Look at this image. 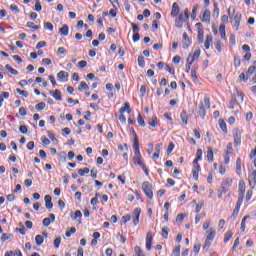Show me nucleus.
I'll use <instances>...</instances> for the list:
<instances>
[{
    "instance_id": "1",
    "label": "nucleus",
    "mask_w": 256,
    "mask_h": 256,
    "mask_svg": "<svg viewBox=\"0 0 256 256\" xmlns=\"http://www.w3.org/2000/svg\"><path fill=\"white\" fill-rule=\"evenodd\" d=\"M245 181L240 180L238 183V200L236 202L235 208L233 209L231 217L233 219H237V215H239V211H241V205H243V200L245 199V189H246Z\"/></svg>"
},
{
    "instance_id": "2",
    "label": "nucleus",
    "mask_w": 256,
    "mask_h": 256,
    "mask_svg": "<svg viewBox=\"0 0 256 256\" xmlns=\"http://www.w3.org/2000/svg\"><path fill=\"white\" fill-rule=\"evenodd\" d=\"M133 149H134V153H135V156L132 158L134 165H138L139 167H141L142 170L144 171L146 177H149V168L143 161V158L141 156V150L139 149V144L136 146H133Z\"/></svg>"
},
{
    "instance_id": "3",
    "label": "nucleus",
    "mask_w": 256,
    "mask_h": 256,
    "mask_svg": "<svg viewBox=\"0 0 256 256\" xmlns=\"http://www.w3.org/2000/svg\"><path fill=\"white\" fill-rule=\"evenodd\" d=\"M206 109H211V98L209 96H204V103L201 101L198 105V115L202 119H205V116L207 115V110Z\"/></svg>"
},
{
    "instance_id": "4",
    "label": "nucleus",
    "mask_w": 256,
    "mask_h": 256,
    "mask_svg": "<svg viewBox=\"0 0 256 256\" xmlns=\"http://www.w3.org/2000/svg\"><path fill=\"white\" fill-rule=\"evenodd\" d=\"M207 236L204 241L203 249H209L211 245H213V241H215V237H217V230L215 228H209L207 231Z\"/></svg>"
},
{
    "instance_id": "5",
    "label": "nucleus",
    "mask_w": 256,
    "mask_h": 256,
    "mask_svg": "<svg viewBox=\"0 0 256 256\" xmlns=\"http://www.w3.org/2000/svg\"><path fill=\"white\" fill-rule=\"evenodd\" d=\"M189 19V9L184 10V14H178V17L175 19V27L177 29H181L183 27V23Z\"/></svg>"
},
{
    "instance_id": "6",
    "label": "nucleus",
    "mask_w": 256,
    "mask_h": 256,
    "mask_svg": "<svg viewBox=\"0 0 256 256\" xmlns=\"http://www.w3.org/2000/svg\"><path fill=\"white\" fill-rule=\"evenodd\" d=\"M142 191L148 199H153V185L149 181L142 183Z\"/></svg>"
},
{
    "instance_id": "7",
    "label": "nucleus",
    "mask_w": 256,
    "mask_h": 256,
    "mask_svg": "<svg viewBox=\"0 0 256 256\" xmlns=\"http://www.w3.org/2000/svg\"><path fill=\"white\" fill-rule=\"evenodd\" d=\"M231 187H233V178H224L220 184L222 193H228Z\"/></svg>"
},
{
    "instance_id": "8",
    "label": "nucleus",
    "mask_w": 256,
    "mask_h": 256,
    "mask_svg": "<svg viewBox=\"0 0 256 256\" xmlns=\"http://www.w3.org/2000/svg\"><path fill=\"white\" fill-rule=\"evenodd\" d=\"M195 27L197 29V40L198 43L201 45L203 44L204 41V35H205V30L203 29V24L201 22H198L195 24Z\"/></svg>"
},
{
    "instance_id": "9",
    "label": "nucleus",
    "mask_w": 256,
    "mask_h": 256,
    "mask_svg": "<svg viewBox=\"0 0 256 256\" xmlns=\"http://www.w3.org/2000/svg\"><path fill=\"white\" fill-rule=\"evenodd\" d=\"M255 71H256V67L255 66H249L246 74H245V72H242L239 75V79L241 81H244V83H247V81H249V77H251V75H253V73H255Z\"/></svg>"
},
{
    "instance_id": "10",
    "label": "nucleus",
    "mask_w": 256,
    "mask_h": 256,
    "mask_svg": "<svg viewBox=\"0 0 256 256\" xmlns=\"http://www.w3.org/2000/svg\"><path fill=\"white\" fill-rule=\"evenodd\" d=\"M241 135H243V130H239V128H234L233 138L234 145H236V147H239V145H241Z\"/></svg>"
},
{
    "instance_id": "11",
    "label": "nucleus",
    "mask_w": 256,
    "mask_h": 256,
    "mask_svg": "<svg viewBox=\"0 0 256 256\" xmlns=\"http://www.w3.org/2000/svg\"><path fill=\"white\" fill-rule=\"evenodd\" d=\"M200 21L202 23H206L207 25H211V10H204L202 15L200 16Z\"/></svg>"
},
{
    "instance_id": "12",
    "label": "nucleus",
    "mask_w": 256,
    "mask_h": 256,
    "mask_svg": "<svg viewBox=\"0 0 256 256\" xmlns=\"http://www.w3.org/2000/svg\"><path fill=\"white\" fill-rule=\"evenodd\" d=\"M192 40L189 38L187 32H184L182 35V47L183 49H189L191 47Z\"/></svg>"
},
{
    "instance_id": "13",
    "label": "nucleus",
    "mask_w": 256,
    "mask_h": 256,
    "mask_svg": "<svg viewBox=\"0 0 256 256\" xmlns=\"http://www.w3.org/2000/svg\"><path fill=\"white\" fill-rule=\"evenodd\" d=\"M57 80L60 81V83H67V81H69V73L63 70L59 71L57 73Z\"/></svg>"
},
{
    "instance_id": "14",
    "label": "nucleus",
    "mask_w": 256,
    "mask_h": 256,
    "mask_svg": "<svg viewBox=\"0 0 256 256\" xmlns=\"http://www.w3.org/2000/svg\"><path fill=\"white\" fill-rule=\"evenodd\" d=\"M243 15H241V12H238L234 15V25H233V29H235L236 31H239V27L241 25V19H242Z\"/></svg>"
},
{
    "instance_id": "15",
    "label": "nucleus",
    "mask_w": 256,
    "mask_h": 256,
    "mask_svg": "<svg viewBox=\"0 0 256 256\" xmlns=\"http://www.w3.org/2000/svg\"><path fill=\"white\" fill-rule=\"evenodd\" d=\"M153 247V233L149 231L146 235V250L151 251Z\"/></svg>"
},
{
    "instance_id": "16",
    "label": "nucleus",
    "mask_w": 256,
    "mask_h": 256,
    "mask_svg": "<svg viewBox=\"0 0 256 256\" xmlns=\"http://www.w3.org/2000/svg\"><path fill=\"white\" fill-rule=\"evenodd\" d=\"M133 224L135 227L139 225V217H141V208H135L133 210Z\"/></svg>"
},
{
    "instance_id": "17",
    "label": "nucleus",
    "mask_w": 256,
    "mask_h": 256,
    "mask_svg": "<svg viewBox=\"0 0 256 256\" xmlns=\"http://www.w3.org/2000/svg\"><path fill=\"white\" fill-rule=\"evenodd\" d=\"M181 11V8H179V4L177 2H174L172 4V9H171V13L170 16L172 18H175L179 15V12Z\"/></svg>"
},
{
    "instance_id": "18",
    "label": "nucleus",
    "mask_w": 256,
    "mask_h": 256,
    "mask_svg": "<svg viewBox=\"0 0 256 256\" xmlns=\"http://www.w3.org/2000/svg\"><path fill=\"white\" fill-rule=\"evenodd\" d=\"M53 221H55V214L51 213L49 214V218L43 219L42 225H44V227H49L51 225V222L53 223Z\"/></svg>"
},
{
    "instance_id": "19",
    "label": "nucleus",
    "mask_w": 256,
    "mask_h": 256,
    "mask_svg": "<svg viewBox=\"0 0 256 256\" xmlns=\"http://www.w3.org/2000/svg\"><path fill=\"white\" fill-rule=\"evenodd\" d=\"M44 201L46 209H53V198L51 197V195H45Z\"/></svg>"
},
{
    "instance_id": "20",
    "label": "nucleus",
    "mask_w": 256,
    "mask_h": 256,
    "mask_svg": "<svg viewBox=\"0 0 256 256\" xmlns=\"http://www.w3.org/2000/svg\"><path fill=\"white\" fill-rule=\"evenodd\" d=\"M213 43V36H211V34H207L206 35V39L204 41V47L206 50H209L211 45Z\"/></svg>"
},
{
    "instance_id": "21",
    "label": "nucleus",
    "mask_w": 256,
    "mask_h": 256,
    "mask_svg": "<svg viewBox=\"0 0 256 256\" xmlns=\"http://www.w3.org/2000/svg\"><path fill=\"white\" fill-rule=\"evenodd\" d=\"M50 95L56 99V101H62L63 95L61 94L60 90L50 91Z\"/></svg>"
},
{
    "instance_id": "22",
    "label": "nucleus",
    "mask_w": 256,
    "mask_h": 256,
    "mask_svg": "<svg viewBox=\"0 0 256 256\" xmlns=\"http://www.w3.org/2000/svg\"><path fill=\"white\" fill-rule=\"evenodd\" d=\"M206 158H207V161H209V163H213L215 159V155L213 154V149L211 147L207 148Z\"/></svg>"
},
{
    "instance_id": "23",
    "label": "nucleus",
    "mask_w": 256,
    "mask_h": 256,
    "mask_svg": "<svg viewBox=\"0 0 256 256\" xmlns=\"http://www.w3.org/2000/svg\"><path fill=\"white\" fill-rule=\"evenodd\" d=\"M148 125H150V127H158L159 119L157 118V116H152V118L148 120Z\"/></svg>"
},
{
    "instance_id": "24",
    "label": "nucleus",
    "mask_w": 256,
    "mask_h": 256,
    "mask_svg": "<svg viewBox=\"0 0 256 256\" xmlns=\"http://www.w3.org/2000/svg\"><path fill=\"white\" fill-rule=\"evenodd\" d=\"M219 33H220L221 39H223V41H225L227 39V32L225 31L224 23L220 24Z\"/></svg>"
},
{
    "instance_id": "25",
    "label": "nucleus",
    "mask_w": 256,
    "mask_h": 256,
    "mask_svg": "<svg viewBox=\"0 0 256 256\" xmlns=\"http://www.w3.org/2000/svg\"><path fill=\"white\" fill-rule=\"evenodd\" d=\"M180 119L184 125H187L189 123V115H187V111L183 110L180 113Z\"/></svg>"
},
{
    "instance_id": "26",
    "label": "nucleus",
    "mask_w": 256,
    "mask_h": 256,
    "mask_svg": "<svg viewBox=\"0 0 256 256\" xmlns=\"http://www.w3.org/2000/svg\"><path fill=\"white\" fill-rule=\"evenodd\" d=\"M125 111H126L127 113H131V104H130L129 102H125V103H124V107H121V108L119 109V113H120V114L125 113Z\"/></svg>"
},
{
    "instance_id": "27",
    "label": "nucleus",
    "mask_w": 256,
    "mask_h": 256,
    "mask_svg": "<svg viewBox=\"0 0 256 256\" xmlns=\"http://www.w3.org/2000/svg\"><path fill=\"white\" fill-rule=\"evenodd\" d=\"M218 123H219V127H220L221 131H222L225 135H227L228 130H227V123L225 122V120L220 119V120L218 121Z\"/></svg>"
},
{
    "instance_id": "28",
    "label": "nucleus",
    "mask_w": 256,
    "mask_h": 256,
    "mask_svg": "<svg viewBox=\"0 0 256 256\" xmlns=\"http://www.w3.org/2000/svg\"><path fill=\"white\" fill-rule=\"evenodd\" d=\"M60 35H63L64 37H67L69 35V26L67 24H64L60 29H59Z\"/></svg>"
},
{
    "instance_id": "29",
    "label": "nucleus",
    "mask_w": 256,
    "mask_h": 256,
    "mask_svg": "<svg viewBox=\"0 0 256 256\" xmlns=\"http://www.w3.org/2000/svg\"><path fill=\"white\" fill-rule=\"evenodd\" d=\"M251 216L250 215H246L242 218V221H241V225H240V229L242 231V233H245V229L247 227V219H249Z\"/></svg>"
},
{
    "instance_id": "30",
    "label": "nucleus",
    "mask_w": 256,
    "mask_h": 256,
    "mask_svg": "<svg viewBox=\"0 0 256 256\" xmlns=\"http://www.w3.org/2000/svg\"><path fill=\"white\" fill-rule=\"evenodd\" d=\"M130 131H131V133H132V135L134 137V142H133L132 147L136 146V145H139V137L137 136V132L135 131V128L131 127Z\"/></svg>"
},
{
    "instance_id": "31",
    "label": "nucleus",
    "mask_w": 256,
    "mask_h": 256,
    "mask_svg": "<svg viewBox=\"0 0 256 256\" xmlns=\"http://www.w3.org/2000/svg\"><path fill=\"white\" fill-rule=\"evenodd\" d=\"M99 197H101V194L99 192L95 193V196L90 200V204L95 207L99 203Z\"/></svg>"
},
{
    "instance_id": "32",
    "label": "nucleus",
    "mask_w": 256,
    "mask_h": 256,
    "mask_svg": "<svg viewBox=\"0 0 256 256\" xmlns=\"http://www.w3.org/2000/svg\"><path fill=\"white\" fill-rule=\"evenodd\" d=\"M232 238H233V232L231 230H228L224 234V243H229V241H231Z\"/></svg>"
},
{
    "instance_id": "33",
    "label": "nucleus",
    "mask_w": 256,
    "mask_h": 256,
    "mask_svg": "<svg viewBox=\"0 0 256 256\" xmlns=\"http://www.w3.org/2000/svg\"><path fill=\"white\" fill-rule=\"evenodd\" d=\"M26 27H28V29H34V31H39V29H41V26L36 25L35 22H27Z\"/></svg>"
},
{
    "instance_id": "34",
    "label": "nucleus",
    "mask_w": 256,
    "mask_h": 256,
    "mask_svg": "<svg viewBox=\"0 0 256 256\" xmlns=\"http://www.w3.org/2000/svg\"><path fill=\"white\" fill-rule=\"evenodd\" d=\"M197 11H199V4H195V5L192 7L191 18H192L193 20H196V19H197Z\"/></svg>"
},
{
    "instance_id": "35",
    "label": "nucleus",
    "mask_w": 256,
    "mask_h": 256,
    "mask_svg": "<svg viewBox=\"0 0 256 256\" xmlns=\"http://www.w3.org/2000/svg\"><path fill=\"white\" fill-rule=\"evenodd\" d=\"M13 237V234L11 233H3L2 236L0 237L1 243H5V241H9Z\"/></svg>"
},
{
    "instance_id": "36",
    "label": "nucleus",
    "mask_w": 256,
    "mask_h": 256,
    "mask_svg": "<svg viewBox=\"0 0 256 256\" xmlns=\"http://www.w3.org/2000/svg\"><path fill=\"white\" fill-rule=\"evenodd\" d=\"M229 155H233V151L226 150V152L223 156L225 165H229V163L231 161L230 158H229Z\"/></svg>"
},
{
    "instance_id": "37",
    "label": "nucleus",
    "mask_w": 256,
    "mask_h": 256,
    "mask_svg": "<svg viewBox=\"0 0 256 256\" xmlns=\"http://www.w3.org/2000/svg\"><path fill=\"white\" fill-rule=\"evenodd\" d=\"M78 91H89V85L86 84L85 81L80 82V85L78 86Z\"/></svg>"
},
{
    "instance_id": "38",
    "label": "nucleus",
    "mask_w": 256,
    "mask_h": 256,
    "mask_svg": "<svg viewBox=\"0 0 256 256\" xmlns=\"http://www.w3.org/2000/svg\"><path fill=\"white\" fill-rule=\"evenodd\" d=\"M129 221H131V215L127 214V215L122 216L120 224L126 225L127 223H129Z\"/></svg>"
},
{
    "instance_id": "39",
    "label": "nucleus",
    "mask_w": 256,
    "mask_h": 256,
    "mask_svg": "<svg viewBox=\"0 0 256 256\" xmlns=\"http://www.w3.org/2000/svg\"><path fill=\"white\" fill-rule=\"evenodd\" d=\"M236 173H237V175H242L241 158H237V160H236Z\"/></svg>"
},
{
    "instance_id": "40",
    "label": "nucleus",
    "mask_w": 256,
    "mask_h": 256,
    "mask_svg": "<svg viewBox=\"0 0 256 256\" xmlns=\"http://www.w3.org/2000/svg\"><path fill=\"white\" fill-rule=\"evenodd\" d=\"M201 159H203V149L198 148L196 151V158L194 159V161H201Z\"/></svg>"
},
{
    "instance_id": "41",
    "label": "nucleus",
    "mask_w": 256,
    "mask_h": 256,
    "mask_svg": "<svg viewBox=\"0 0 256 256\" xmlns=\"http://www.w3.org/2000/svg\"><path fill=\"white\" fill-rule=\"evenodd\" d=\"M35 241H36V245H38L39 247L43 245V241H45V238L43 237V235H36Z\"/></svg>"
},
{
    "instance_id": "42",
    "label": "nucleus",
    "mask_w": 256,
    "mask_h": 256,
    "mask_svg": "<svg viewBox=\"0 0 256 256\" xmlns=\"http://www.w3.org/2000/svg\"><path fill=\"white\" fill-rule=\"evenodd\" d=\"M7 71L11 73V75H19V71H17L15 68L11 67V65L6 64L5 65Z\"/></svg>"
},
{
    "instance_id": "43",
    "label": "nucleus",
    "mask_w": 256,
    "mask_h": 256,
    "mask_svg": "<svg viewBox=\"0 0 256 256\" xmlns=\"http://www.w3.org/2000/svg\"><path fill=\"white\" fill-rule=\"evenodd\" d=\"M83 217L81 210H77L74 214H71V219L77 220Z\"/></svg>"
},
{
    "instance_id": "44",
    "label": "nucleus",
    "mask_w": 256,
    "mask_h": 256,
    "mask_svg": "<svg viewBox=\"0 0 256 256\" xmlns=\"http://www.w3.org/2000/svg\"><path fill=\"white\" fill-rule=\"evenodd\" d=\"M239 103L237 102V98L232 97L231 100L229 101V109H235V106L238 105Z\"/></svg>"
},
{
    "instance_id": "45",
    "label": "nucleus",
    "mask_w": 256,
    "mask_h": 256,
    "mask_svg": "<svg viewBox=\"0 0 256 256\" xmlns=\"http://www.w3.org/2000/svg\"><path fill=\"white\" fill-rule=\"evenodd\" d=\"M89 171L90 170L87 167L79 169L78 170V175H80V177H85V175H88Z\"/></svg>"
},
{
    "instance_id": "46",
    "label": "nucleus",
    "mask_w": 256,
    "mask_h": 256,
    "mask_svg": "<svg viewBox=\"0 0 256 256\" xmlns=\"http://www.w3.org/2000/svg\"><path fill=\"white\" fill-rule=\"evenodd\" d=\"M205 206V203L203 201H200L196 204L195 211L196 213H201V209Z\"/></svg>"
},
{
    "instance_id": "47",
    "label": "nucleus",
    "mask_w": 256,
    "mask_h": 256,
    "mask_svg": "<svg viewBox=\"0 0 256 256\" xmlns=\"http://www.w3.org/2000/svg\"><path fill=\"white\" fill-rule=\"evenodd\" d=\"M45 107H47V104L45 102H40V103L36 104L35 109H36V111H43V109H45Z\"/></svg>"
},
{
    "instance_id": "48",
    "label": "nucleus",
    "mask_w": 256,
    "mask_h": 256,
    "mask_svg": "<svg viewBox=\"0 0 256 256\" xmlns=\"http://www.w3.org/2000/svg\"><path fill=\"white\" fill-rule=\"evenodd\" d=\"M137 121L140 127H145V119H143V116L141 115V113L138 114Z\"/></svg>"
},
{
    "instance_id": "49",
    "label": "nucleus",
    "mask_w": 256,
    "mask_h": 256,
    "mask_svg": "<svg viewBox=\"0 0 256 256\" xmlns=\"http://www.w3.org/2000/svg\"><path fill=\"white\" fill-rule=\"evenodd\" d=\"M169 228L168 227H163L162 228V237L163 239H168L169 237Z\"/></svg>"
},
{
    "instance_id": "50",
    "label": "nucleus",
    "mask_w": 256,
    "mask_h": 256,
    "mask_svg": "<svg viewBox=\"0 0 256 256\" xmlns=\"http://www.w3.org/2000/svg\"><path fill=\"white\" fill-rule=\"evenodd\" d=\"M191 57H192V59H194V61L196 60V59H198L199 57H201V49H196L195 51H194V53H193V55L191 54Z\"/></svg>"
},
{
    "instance_id": "51",
    "label": "nucleus",
    "mask_w": 256,
    "mask_h": 256,
    "mask_svg": "<svg viewBox=\"0 0 256 256\" xmlns=\"http://www.w3.org/2000/svg\"><path fill=\"white\" fill-rule=\"evenodd\" d=\"M134 251L136 253V256H145V253L143 252V250H141V247L139 246H135Z\"/></svg>"
},
{
    "instance_id": "52",
    "label": "nucleus",
    "mask_w": 256,
    "mask_h": 256,
    "mask_svg": "<svg viewBox=\"0 0 256 256\" xmlns=\"http://www.w3.org/2000/svg\"><path fill=\"white\" fill-rule=\"evenodd\" d=\"M234 67L237 69V67H241V59H239V56L234 55Z\"/></svg>"
},
{
    "instance_id": "53",
    "label": "nucleus",
    "mask_w": 256,
    "mask_h": 256,
    "mask_svg": "<svg viewBox=\"0 0 256 256\" xmlns=\"http://www.w3.org/2000/svg\"><path fill=\"white\" fill-rule=\"evenodd\" d=\"M193 167L194 169L192 171L201 172V165H199V161L193 160Z\"/></svg>"
},
{
    "instance_id": "54",
    "label": "nucleus",
    "mask_w": 256,
    "mask_h": 256,
    "mask_svg": "<svg viewBox=\"0 0 256 256\" xmlns=\"http://www.w3.org/2000/svg\"><path fill=\"white\" fill-rule=\"evenodd\" d=\"M138 65L142 69L145 67V58L143 56H138Z\"/></svg>"
},
{
    "instance_id": "55",
    "label": "nucleus",
    "mask_w": 256,
    "mask_h": 256,
    "mask_svg": "<svg viewBox=\"0 0 256 256\" xmlns=\"http://www.w3.org/2000/svg\"><path fill=\"white\" fill-rule=\"evenodd\" d=\"M173 255L174 256H181V245H178L173 249Z\"/></svg>"
},
{
    "instance_id": "56",
    "label": "nucleus",
    "mask_w": 256,
    "mask_h": 256,
    "mask_svg": "<svg viewBox=\"0 0 256 256\" xmlns=\"http://www.w3.org/2000/svg\"><path fill=\"white\" fill-rule=\"evenodd\" d=\"M35 11H42L43 6H41V2L39 0H35V6H34Z\"/></svg>"
},
{
    "instance_id": "57",
    "label": "nucleus",
    "mask_w": 256,
    "mask_h": 256,
    "mask_svg": "<svg viewBox=\"0 0 256 256\" xmlns=\"http://www.w3.org/2000/svg\"><path fill=\"white\" fill-rule=\"evenodd\" d=\"M173 149H175V144L173 142H170L168 144V147H167V150H166V153L169 155L170 153H173Z\"/></svg>"
},
{
    "instance_id": "58",
    "label": "nucleus",
    "mask_w": 256,
    "mask_h": 256,
    "mask_svg": "<svg viewBox=\"0 0 256 256\" xmlns=\"http://www.w3.org/2000/svg\"><path fill=\"white\" fill-rule=\"evenodd\" d=\"M44 29H46L47 31H53V23L44 22Z\"/></svg>"
},
{
    "instance_id": "59",
    "label": "nucleus",
    "mask_w": 256,
    "mask_h": 256,
    "mask_svg": "<svg viewBox=\"0 0 256 256\" xmlns=\"http://www.w3.org/2000/svg\"><path fill=\"white\" fill-rule=\"evenodd\" d=\"M191 77L194 83H197L199 81V78L197 77V71L196 70H191Z\"/></svg>"
},
{
    "instance_id": "60",
    "label": "nucleus",
    "mask_w": 256,
    "mask_h": 256,
    "mask_svg": "<svg viewBox=\"0 0 256 256\" xmlns=\"http://www.w3.org/2000/svg\"><path fill=\"white\" fill-rule=\"evenodd\" d=\"M229 43L233 46L237 45V40L235 39V34H231L229 37Z\"/></svg>"
},
{
    "instance_id": "61",
    "label": "nucleus",
    "mask_w": 256,
    "mask_h": 256,
    "mask_svg": "<svg viewBox=\"0 0 256 256\" xmlns=\"http://www.w3.org/2000/svg\"><path fill=\"white\" fill-rule=\"evenodd\" d=\"M59 245H61V237L60 236L56 237L54 240L55 249H59Z\"/></svg>"
},
{
    "instance_id": "62",
    "label": "nucleus",
    "mask_w": 256,
    "mask_h": 256,
    "mask_svg": "<svg viewBox=\"0 0 256 256\" xmlns=\"http://www.w3.org/2000/svg\"><path fill=\"white\" fill-rule=\"evenodd\" d=\"M43 47H47L46 41H40L36 44V49H43Z\"/></svg>"
},
{
    "instance_id": "63",
    "label": "nucleus",
    "mask_w": 256,
    "mask_h": 256,
    "mask_svg": "<svg viewBox=\"0 0 256 256\" xmlns=\"http://www.w3.org/2000/svg\"><path fill=\"white\" fill-rule=\"evenodd\" d=\"M19 131H20V133H22L23 135H27V131H29V128H27V126H25V125H21V126L19 127Z\"/></svg>"
},
{
    "instance_id": "64",
    "label": "nucleus",
    "mask_w": 256,
    "mask_h": 256,
    "mask_svg": "<svg viewBox=\"0 0 256 256\" xmlns=\"http://www.w3.org/2000/svg\"><path fill=\"white\" fill-rule=\"evenodd\" d=\"M214 47H215L216 51H218V53H221V51H223L221 48V41H219V40L215 42Z\"/></svg>"
}]
</instances>
